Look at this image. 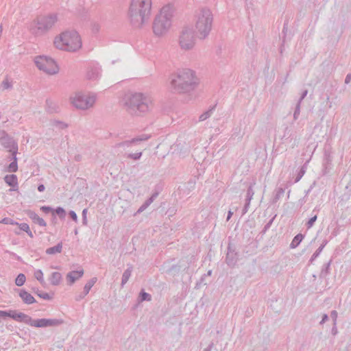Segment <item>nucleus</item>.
Returning <instances> with one entry per match:
<instances>
[{
  "mask_svg": "<svg viewBox=\"0 0 351 351\" xmlns=\"http://www.w3.org/2000/svg\"><path fill=\"white\" fill-rule=\"evenodd\" d=\"M53 45L57 49L75 52L82 47V38L75 31H65L57 35L53 39Z\"/></svg>",
  "mask_w": 351,
  "mask_h": 351,
  "instance_id": "1",
  "label": "nucleus"
},
{
  "mask_svg": "<svg viewBox=\"0 0 351 351\" xmlns=\"http://www.w3.org/2000/svg\"><path fill=\"white\" fill-rule=\"evenodd\" d=\"M198 83V80L191 70H184L172 77V88L178 92H184L193 88Z\"/></svg>",
  "mask_w": 351,
  "mask_h": 351,
  "instance_id": "2",
  "label": "nucleus"
},
{
  "mask_svg": "<svg viewBox=\"0 0 351 351\" xmlns=\"http://www.w3.org/2000/svg\"><path fill=\"white\" fill-rule=\"evenodd\" d=\"M152 9V0H132L129 15L137 21L144 22L150 15Z\"/></svg>",
  "mask_w": 351,
  "mask_h": 351,
  "instance_id": "3",
  "label": "nucleus"
},
{
  "mask_svg": "<svg viewBox=\"0 0 351 351\" xmlns=\"http://www.w3.org/2000/svg\"><path fill=\"white\" fill-rule=\"evenodd\" d=\"M36 66L45 73L50 75L56 74L59 71L57 63L47 56H38L35 58Z\"/></svg>",
  "mask_w": 351,
  "mask_h": 351,
  "instance_id": "4",
  "label": "nucleus"
},
{
  "mask_svg": "<svg viewBox=\"0 0 351 351\" xmlns=\"http://www.w3.org/2000/svg\"><path fill=\"white\" fill-rule=\"evenodd\" d=\"M171 26V22L166 16L160 14L155 21L154 32L156 36L165 34Z\"/></svg>",
  "mask_w": 351,
  "mask_h": 351,
  "instance_id": "5",
  "label": "nucleus"
},
{
  "mask_svg": "<svg viewBox=\"0 0 351 351\" xmlns=\"http://www.w3.org/2000/svg\"><path fill=\"white\" fill-rule=\"evenodd\" d=\"M71 102L76 108L86 109L93 105L95 98L78 93L71 98Z\"/></svg>",
  "mask_w": 351,
  "mask_h": 351,
  "instance_id": "6",
  "label": "nucleus"
},
{
  "mask_svg": "<svg viewBox=\"0 0 351 351\" xmlns=\"http://www.w3.org/2000/svg\"><path fill=\"white\" fill-rule=\"evenodd\" d=\"M54 23V19L49 16H43L36 19L32 23V27L36 33L49 29Z\"/></svg>",
  "mask_w": 351,
  "mask_h": 351,
  "instance_id": "7",
  "label": "nucleus"
},
{
  "mask_svg": "<svg viewBox=\"0 0 351 351\" xmlns=\"http://www.w3.org/2000/svg\"><path fill=\"white\" fill-rule=\"evenodd\" d=\"M211 18L209 14H206V16L203 15L201 18H199L196 23V29L199 36L204 38L208 33L210 29Z\"/></svg>",
  "mask_w": 351,
  "mask_h": 351,
  "instance_id": "8",
  "label": "nucleus"
},
{
  "mask_svg": "<svg viewBox=\"0 0 351 351\" xmlns=\"http://www.w3.org/2000/svg\"><path fill=\"white\" fill-rule=\"evenodd\" d=\"M130 105L136 106L141 112H145L148 110L149 100L142 94L138 93L133 95L130 99Z\"/></svg>",
  "mask_w": 351,
  "mask_h": 351,
  "instance_id": "9",
  "label": "nucleus"
},
{
  "mask_svg": "<svg viewBox=\"0 0 351 351\" xmlns=\"http://www.w3.org/2000/svg\"><path fill=\"white\" fill-rule=\"evenodd\" d=\"M58 324V322L52 319H40L36 320H32L31 319L30 323L29 324L34 327L40 328V327H47L50 326H53Z\"/></svg>",
  "mask_w": 351,
  "mask_h": 351,
  "instance_id": "10",
  "label": "nucleus"
},
{
  "mask_svg": "<svg viewBox=\"0 0 351 351\" xmlns=\"http://www.w3.org/2000/svg\"><path fill=\"white\" fill-rule=\"evenodd\" d=\"M8 315L9 317L12 318L13 319L17 322H25L29 324V323H30L31 321L30 317L21 312L10 311Z\"/></svg>",
  "mask_w": 351,
  "mask_h": 351,
  "instance_id": "11",
  "label": "nucleus"
},
{
  "mask_svg": "<svg viewBox=\"0 0 351 351\" xmlns=\"http://www.w3.org/2000/svg\"><path fill=\"white\" fill-rule=\"evenodd\" d=\"M180 45L182 48L189 49L193 45V36L191 33L184 32L180 37Z\"/></svg>",
  "mask_w": 351,
  "mask_h": 351,
  "instance_id": "12",
  "label": "nucleus"
},
{
  "mask_svg": "<svg viewBox=\"0 0 351 351\" xmlns=\"http://www.w3.org/2000/svg\"><path fill=\"white\" fill-rule=\"evenodd\" d=\"M84 274V271L79 270V271H73L69 272L66 276V280L69 282V285H72L75 282V280L80 278Z\"/></svg>",
  "mask_w": 351,
  "mask_h": 351,
  "instance_id": "13",
  "label": "nucleus"
},
{
  "mask_svg": "<svg viewBox=\"0 0 351 351\" xmlns=\"http://www.w3.org/2000/svg\"><path fill=\"white\" fill-rule=\"evenodd\" d=\"M19 295L23 301L26 304H30L36 302L34 298L29 293L25 291H21Z\"/></svg>",
  "mask_w": 351,
  "mask_h": 351,
  "instance_id": "14",
  "label": "nucleus"
},
{
  "mask_svg": "<svg viewBox=\"0 0 351 351\" xmlns=\"http://www.w3.org/2000/svg\"><path fill=\"white\" fill-rule=\"evenodd\" d=\"M5 182L10 186L13 188H17L18 180L17 177L15 175H8L5 177Z\"/></svg>",
  "mask_w": 351,
  "mask_h": 351,
  "instance_id": "15",
  "label": "nucleus"
},
{
  "mask_svg": "<svg viewBox=\"0 0 351 351\" xmlns=\"http://www.w3.org/2000/svg\"><path fill=\"white\" fill-rule=\"evenodd\" d=\"M62 279V275L59 272H53L51 274L50 281L51 283L53 285H58Z\"/></svg>",
  "mask_w": 351,
  "mask_h": 351,
  "instance_id": "16",
  "label": "nucleus"
},
{
  "mask_svg": "<svg viewBox=\"0 0 351 351\" xmlns=\"http://www.w3.org/2000/svg\"><path fill=\"white\" fill-rule=\"evenodd\" d=\"M62 245L61 243L58 244L56 246L49 247L47 250L46 252L48 254H53L60 253L62 251Z\"/></svg>",
  "mask_w": 351,
  "mask_h": 351,
  "instance_id": "17",
  "label": "nucleus"
},
{
  "mask_svg": "<svg viewBox=\"0 0 351 351\" xmlns=\"http://www.w3.org/2000/svg\"><path fill=\"white\" fill-rule=\"evenodd\" d=\"M16 225L19 226V228L21 230L26 232L29 237H33V234H32V231L30 230V228H29L28 224H27L25 223H16Z\"/></svg>",
  "mask_w": 351,
  "mask_h": 351,
  "instance_id": "18",
  "label": "nucleus"
},
{
  "mask_svg": "<svg viewBox=\"0 0 351 351\" xmlns=\"http://www.w3.org/2000/svg\"><path fill=\"white\" fill-rule=\"evenodd\" d=\"M25 280H26V278H25V275L23 274H20L16 277V278L15 280V283L17 286L21 287L24 285Z\"/></svg>",
  "mask_w": 351,
  "mask_h": 351,
  "instance_id": "19",
  "label": "nucleus"
},
{
  "mask_svg": "<svg viewBox=\"0 0 351 351\" xmlns=\"http://www.w3.org/2000/svg\"><path fill=\"white\" fill-rule=\"evenodd\" d=\"M32 219H33L34 223L38 224L39 226H46V223L44 221V219H42L41 217H38L36 215H34V216L32 217Z\"/></svg>",
  "mask_w": 351,
  "mask_h": 351,
  "instance_id": "20",
  "label": "nucleus"
},
{
  "mask_svg": "<svg viewBox=\"0 0 351 351\" xmlns=\"http://www.w3.org/2000/svg\"><path fill=\"white\" fill-rule=\"evenodd\" d=\"M34 277L41 283L44 282L43 273L41 270H36L34 272Z\"/></svg>",
  "mask_w": 351,
  "mask_h": 351,
  "instance_id": "21",
  "label": "nucleus"
},
{
  "mask_svg": "<svg viewBox=\"0 0 351 351\" xmlns=\"http://www.w3.org/2000/svg\"><path fill=\"white\" fill-rule=\"evenodd\" d=\"M36 294L38 297L40 298H43L44 300H51L53 298V295L45 292H37Z\"/></svg>",
  "mask_w": 351,
  "mask_h": 351,
  "instance_id": "22",
  "label": "nucleus"
},
{
  "mask_svg": "<svg viewBox=\"0 0 351 351\" xmlns=\"http://www.w3.org/2000/svg\"><path fill=\"white\" fill-rule=\"evenodd\" d=\"M302 239H303V236L302 234H298L293 239L291 245L293 246L298 245L301 242Z\"/></svg>",
  "mask_w": 351,
  "mask_h": 351,
  "instance_id": "23",
  "label": "nucleus"
},
{
  "mask_svg": "<svg viewBox=\"0 0 351 351\" xmlns=\"http://www.w3.org/2000/svg\"><path fill=\"white\" fill-rule=\"evenodd\" d=\"M17 164H16V162L14 161L13 162H12L9 167H8V171H10V172H15L17 170Z\"/></svg>",
  "mask_w": 351,
  "mask_h": 351,
  "instance_id": "24",
  "label": "nucleus"
},
{
  "mask_svg": "<svg viewBox=\"0 0 351 351\" xmlns=\"http://www.w3.org/2000/svg\"><path fill=\"white\" fill-rule=\"evenodd\" d=\"M0 223H5V224H16V222H14L13 220L9 218H5L2 219Z\"/></svg>",
  "mask_w": 351,
  "mask_h": 351,
  "instance_id": "25",
  "label": "nucleus"
},
{
  "mask_svg": "<svg viewBox=\"0 0 351 351\" xmlns=\"http://www.w3.org/2000/svg\"><path fill=\"white\" fill-rule=\"evenodd\" d=\"M130 276V272L129 271H126L123 276V282H125L128 280Z\"/></svg>",
  "mask_w": 351,
  "mask_h": 351,
  "instance_id": "26",
  "label": "nucleus"
},
{
  "mask_svg": "<svg viewBox=\"0 0 351 351\" xmlns=\"http://www.w3.org/2000/svg\"><path fill=\"white\" fill-rule=\"evenodd\" d=\"M56 213L60 215L61 217H64V210L62 208H58L56 210Z\"/></svg>",
  "mask_w": 351,
  "mask_h": 351,
  "instance_id": "27",
  "label": "nucleus"
},
{
  "mask_svg": "<svg viewBox=\"0 0 351 351\" xmlns=\"http://www.w3.org/2000/svg\"><path fill=\"white\" fill-rule=\"evenodd\" d=\"M10 86L11 85H10V82H8V80H5L2 83V87L4 89H7V88H10Z\"/></svg>",
  "mask_w": 351,
  "mask_h": 351,
  "instance_id": "28",
  "label": "nucleus"
},
{
  "mask_svg": "<svg viewBox=\"0 0 351 351\" xmlns=\"http://www.w3.org/2000/svg\"><path fill=\"white\" fill-rule=\"evenodd\" d=\"M316 219H317V217L315 216L309 219V221H308V228H311L313 226V224L315 221Z\"/></svg>",
  "mask_w": 351,
  "mask_h": 351,
  "instance_id": "29",
  "label": "nucleus"
},
{
  "mask_svg": "<svg viewBox=\"0 0 351 351\" xmlns=\"http://www.w3.org/2000/svg\"><path fill=\"white\" fill-rule=\"evenodd\" d=\"M141 297H142V300H149L150 298H151L150 295L147 293H143L141 294Z\"/></svg>",
  "mask_w": 351,
  "mask_h": 351,
  "instance_id": "30",
  "label": "nucleus"
},
{
  "mask_svg": "<svg viewBox=\"0 0 351 351\" xmlns=\"http://www.w3.org/2000/svg\"><path fill=\"white\" fill-rule=\"evenodd\" d=\"M8 313H9V311L7 312V311H0V317H8Z\"/></svg>",
  "mask_w": 351,
  "mask_h": 351,
  "instance_id": "31",
  "label": "nucleus"
},
{
  "mask_svg": "<svg viewBox=\"0 0 351 351\" xmlns=\"http://www.w3.org/2000/svg\"><path fill=\"white\" fill-rule=\"evenodd\" d=\"M41 210L45 213H48L49 212L51 209V208L49 207H47V206H43L41 207Z\"/></svg>",
  "mask_w": 351,
  "mask_h": 351,
  "instance_id": "32",
  "label": "nucleus"
},
{
  "mask_svg": "<svg viewBox=\"0 0 351 351\" xmlns=\"http://www.w3.org/2000/svg\"><path fill=\"white\" fill-rule=\"evenodd\" d=\"M70 215L75 221L77 220V215L73 211L70 213Z\"/></svg>",
  "mask_w": 351,
  "mask_h": 351,
  "instance_id": "33",
  "label": "nucleus"
},
{
  "mask_svg": "<svg viewBox=\"0 0 351 351\" xmlns=\"http://www.w3.org/2000/svg\"><path fill=\"white\" fill-rule=\"evenodd\" d=\"M38 190L40 191V192H42L45 190V186L43 184H40V186H38Z\"/></svg>",
  "mask_w": 351,
  "mask_h": 351,
  "instance_id": "34",
  "label": "nucleus"
},
{
  "mask_svg": "<svg viewBox=\"0 0 351 351\" xmlns=\"http://www.w3.org/2000/svg\"><path fill=\"white\" fill-rule=\"evenodd\" d=\"M232 215V213L231 211H229L228 216V220L230 218Z\"/></svg>",
  "mask_w": 351,
  "mask_h": 351,
  "instance_id": "35",
  "label": "nucleus"
},
{
  "mask_svg": "<svg viewBox=\"0 0 351 351\" xmlns=\"http://www.w3.org/2000/svg\"><path fill=\"white\" fill-rule=\"evenodd\" d=\"M348 81H349L348 76H347L346 80V82H348Z\"/></svg>",
  "mask_w": 351,
  "mask_h": 351,
  "instance_id": "36",
  "label": "nucleus"
}]
</instances>
